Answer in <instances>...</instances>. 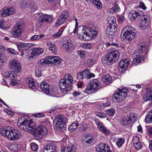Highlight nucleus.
<instances>
[{
    "label": "nucleus",
    "mask_w": 152,
    "mask_h": 152,
    "mask_svg": "<svg viewBox=\"0 0 152 152\" xmlns=\"http://www.w3.org/2000/svg\"><path fill=\"white\" fill-rule=\"evenodd\" d=\"M0 133L2 135L7 137L9 140L14 141L18 140L21 135L19 131L16 130L11 126L1 128Z\"/></svg>",
    "instance_id": "nucleus-1"
},
{
    "label": "nucleus",
    "mask_w": 152,
    "mask_h": 152,
    "mask_svg": "<svg viewBox=\"0 0 152 152\" xmlns=\"http://www.w3.org/2000/svg\"><path fill=\"white\" fill-rule=\"evenodd\" d=\"M146 48L145 44H139L137 49L134 51L132 55V56L134 58L132 61V64L137 65L143 59V55H145L147 53Z\"/></svg>",
    "instance_id": "nucleus-2"
},
{
    "label": "nucleus",
    "mask_w": 152,
    "mask_h": 152,
    "mask_svg": "<svg viewBox=\"0 0 152 152\" xmlns=\"http://www.w3.org/2000/svg\"><path fill=\"white\" fill-rule=\"evenodd\" d=\"M73 82L71 75L66 73L64 79H61L59 83L60 89L63 93L66 94L71 89V84Z\"/></svg>",
    "instance_id": "nucleus-3"
},
{
    "label": "nucleus",
    "mask_w": 152,
    "mask_h": 152,
    "mask_svg": "<svg viewBox=\"0 0 152 152\" xmlns=\"http://www.w3.org/2000/svg\"><path fill=\"white\" fill-rule=\"evenodd\" d=\"M119 53L117 50L112 49L109 50V53L107 57L102 58V62L107 65H111L113 63L117 61L119 59Z\"/></svg>",
    "instance_id": "nucleus-4"
},
{
    "label": "nucleus",
    "mask_w": 152,
    "mask_h": 152,
    "mask_svg": "<svg viewBox=\"0 0 152 152\" xmlns=\"http://www.w3.org/2000/svg\"><path fill=\"white\" fill-rule=\"evenodd\" d=\"M136 33V30L132 26H126L123 28L122 31L121 38L130 42L135 38Z\"/></svg>",
    "instance_id": "nucleus-5"
},
{
    "label": "nucleus",
    "mask_w": 152,
    "mask_h": 152,
    "mask_svg": "<svg viewBox=\"0 0 152 152\" xmlns=\"http://www.w3.org/2000/svg\"><path fill=\"white\" fill-rule=\"evenodd\" d=\"M41 89L45 94L52 96L59 97V90L56 87H52L45 82H43L40 84Z\"/></svg>",
    "instance_id": "nucleus-6"
},
{
    "label": "nucleus",
    "mask_w": 152,
    "mask_h": 152,
    "mask_svg": "<svg viewBox=\"0 0 152 152\" xmlns=\"http://www.w3.org/2000/svg\"><path fill=\"white\" fill-rule=\"evenodd\" d=\"M18 126L22 130L27 131L31 132L32 129L35 127L34 124L31 120L26 119L24 117L19 118L17 122Z\"/></svg>",
    "instance_id": "nucleus-7"
},
{
    "label": "nucleus",
    "mask_w": 152,
    "mask_h": 152,
    "mask_svg": "<svg viewBox=\"0 0 152 152\" xmlns=\"http://www.w3.org/2000/svg\"><path fill=\"white\" fill-rule=\"evenodd\" d=\"M101 87V83L97 79H93L90 81L89 85L86 86V89L83 91V92L89 94L93 92L98 91Z\"/></svg>",
    "instance_id": "nucleus-8"
},
{
    "label": "nucleus",
    "mask_w": 152,
    "mask_h": 152,
    "mask_svg": "<svg viewBox=\"0 0 152 152\" xmlns=\"http://www.w3.org/2000/svg\"><path fill=\"white\" fill-rule=\"evenodd\" d=\"M128 93V90L125 88H119L114 92L113 97L117 101L121 102L125 99Z\"/></svg>",
    "instance_id": "nucleus-9"
},
{
    "label": "nucleus",
    "mask_w": 152,
    "mask_h": 152,
    "mask_svg": "<svg viewBox=\"0 0 152 152\" xmlns=\"http://www.w3.org/2000/svg\"><path fill=\"white\" fill-rule=\"evenodd\" d=\"M66 122V118L63 115L57 116L53 121V126L54 129L56 130H61L64 127Z\"/></svg>",
    "instance_id": "nucleus-10"
},
{
    "label": "nucleus",
    "mask_w": 152,
    "mask_h": 152,
    "mask_svg": "<svg viewBox=\"0 0 152 152\" xmlns=\"http://www.w3.org/2000/svg\"><path fill=\"white\" fill-rule=\"evenodd\" d=\"M25 23L23 21H20L16 23L12 29V34L16 37L18 38L21 36L24 30Z\"/></svg>",
    "instance_id": "nucleus-11"
},
{
    "label": "nucleus",
    "mask_w": 152,
    "mask_h": 152,
    "mask_svg": "<svg viewBox=\"0 0 152 152\" xmlns=\"http://www.w3.org/2000/svg\"><path fill=\"white\" fill-rule=\"evenodd\" d=\"M25 23L23 21H20L16 23L12 29V34L16 37L18 38L21 36L24 30Z\"/></svg>",
    "instance_id": "nucleus-12"
},
{
    "label": "nucleus",
    "mask_w": 152,
    "mask_h": 152,
    "mask_svg": "<svg viewBox=\"0 0 152 152\" xmlns=\"http://www.w3.org/2000/svg\"><path fill=\"white\" fill-rule=\"evenodd\" d=\"M136 120L135 116L133 114L129 115V116L123 117L121 119L120 122L123 126H126L130 124L132 122H134Z\"/></svg>",
    "instance_id": "nucleus-13"
},
{
    "label": "nucleus",
    "mask_w": 152,
    "mask_h": 152,
    "mask_svg": "<svg viewBox=\"0 0 152 152\" xmlns=\"http://www.w3.org/2000/svg\"><path fill=\"white\" fill-rule=\"evenodd\" d=\"M35 133L37 136L43 138L46 136L48 134V131L47 128L44 126L40 125L35 129Z\"/></svg>",
    "instance_id": "nucleus-14"
},
{
    "label": "nucleus",
    "mask_w": 152,
    "mask_h": 152,
    "mask_svg": "<svg viewBox=\"0 0 152 152\" xmlns=\"http://www.w3.org/2000/svg\"><path fill=\"white\" fill-rule=\"evenodd\" d=\"M89 30L86 28L83 27H79L77 32L78 37L80 39L85 40L86 37L90 34L89 33Z\"/></svg>",
    "instance_id": "nucleus-15"
},
{
    "label": "nucleus",
    "mask_w": 152,
    "mask_h": 152,
    "mask_svg": "<svg viewBox=\"0 0 152 152\" xmlns=\"http://www.w3.org/2000/svg\"><path fill=\"white\" fill-rule=\"evenodd\" d=\"M11 69L17 72H20L22 70L21 65L18 61L16 60H12L9 63Z\"/></svg>",
    "instance_id": "nucleus-16"
},
{
    "label": "nucleus",
    "mask_w": 152,
    "mask_h": 152,
    "mask_svg": "<svg viewBox=\"0 0 152 152\" xmlns=\"http://www.w3.org/2000/svg\"><path fill=\"white\" fill-rule=\"evenodd\" d=\"M116 31V26H115L114 25L113 26H109L106 30V35L109 37L112 38L115 35Z\"/></svg>",
    "instance_id": "nucleus-17"
},
{
    "label": "nucleus",
    "mask_w": 152,
    "mask_h": 152,
    "mask_svg": "<svg viewBox=\"0 0 152 152\" xmlns=\"http://www.w3.org/2000/svg\"><path fill=\"white\" fill-rule=\"evenodd\" d=\"M110 149L109 146L107 144L101 143L96 146V151L101 152L104 151L107 152Z\"/></svg>",
    "instance_id": "nucleus-18"
},
{
    "label": "nucleus",
    "mask_w": 152,
    "mask_h": 152,
    "mask_svg": "<svg viewBox=\"0 0 152 152\" xmlns=\"http://www.w3.org/2000/svg\"><path fill=\"white\" fill-rule=\"evenodd\" d=\"M26 82L28 85L29 87L32 89H38L39 86L38 83L32 78L29 77L26 79Z\"/></svg>",
    "instance_id": "nucleus-19"
},
{
    "label": "nucleus",
    "mask_w": 152,
    "mask_h": 152,
    "mask_svg": "<svg viewBox=\"0 0 152 152\" xmlns=\"http://www.w3.org/2000/svg\"><path fill=\"white\" fill-rule=\"evenodd\" d=\"M149 23V18L147 15H145L143 19H142L140 24V27L142 30H145L148 26Z\"/></svg>",
    "instance_id": "nucleus-20"
},
{
    "label": "nucleus",
    "mask_w": 152,
    "mask_h": 152,
    "mask_svg": "<svg viewBox=\"0 0 152 152\" xmlns=\"http://www.w3.org/2000/svg\"><path fill=\"white\" fill-rule=\"evenodd\" d=\"M44 152H56L55 145L53 143H50L45 145Z\"/></svg>",
    "instance_id": "nucleus-21"
},
{
    "label": "nucleus",
    "mask_w": 152,
    "mask_h": 152,
    "mask_svg": "<svg viewBox=\"0 0 152 152\" xmlns=\"http://www.w3.org/2000/svg\"><path fill=\"white\" fill-rule=\"evenodd\" d=\"M39 19L43 22H46L47 23H49L51 22L53 19L52 15H50L46 14H42L39 17Z\"/></svg>",
    "instance_id": "nucleus-22"
},
{
    "label": "nucleus",
    "mask_w": 152,
    "mask_h": 152,
    "mask_svg": "<svg viewBox=\"0 0 152 152\" xmlns=\"http://www.w3.org/2000/svg\"><path fill=\"white\" fill-rule=\"evenodd\" d=\"M143 99L145 102L148 101L152 99V88H148L146 92L143 96Z\"/></svg>",
    "instance_id": "nucleus-23"
},
{
    "label": "nucleus",
    "mask_w": 152,
    "mask_h": 152,
    "mask_svg": "<svg viewBox=\"0 0 152 152\" xmlns=\"http://www.w3.org/2000/svg\"><path fill=\"white\" fill-rule=\"evenodd\" d=\"M18 72L17 71H9L6 72L4 75L6 78H8L11 80L16 77L18 75Z\"/></svg>",
    "instance_id": "nucleus-24"
},
{
    "label": "nucleus",
    "mask_w": 152,
    "mask_h": 152,
    "mask_svg": "<svg viewBox=\"0 0 152 152\" xmlns=\"http://www.w3.org/2000/svg\"><path fill=\"white\" fill-rule=\"evenodd\" d=\"M14 12V10L13 8H4L3 10L0 11L1 15L5 17L12 15Z\"/></svg>",
    "instance_id": "nucleus-25"
},
{
    "label": "nucleus",
    "mask_w": 152,
    "mask_h": 152,
    "mask_svg": "<svg viewBox=\"0 0 152 152\" xmlns=\"http://www.w3.org/2000/svg\"><path fill=\"white\" fill-rule=\"evenodd\" d=\"M133 142L134 146L136 149L140 150L142 147V145L140 142L139 138L137 136L133 137Z\"/></svg>",
    "instance_id": "nucleus-26"
},
{
    "label": "nucleus",
    "mask_w": 152,
    "mask_h": 152,
    "mask_svg": "<svg viewBox=\"0 0 152 152\" xmlns=\"http://www.w3.org/2000/svg\"><path fill=\"white\" fill-rule=\"evenodd\" d=\"M129 63V59L122 60L119 64V67L118 69L119 70H120V69H122L124 70H125Z\"/></svg>",
    "instance_id": "nucleus-27"
},
{
    "label": "nucleus",
    "mask_w": 152,
    "mask_h": 152,
    "mask_svg": "<svg viewBox=\"0 0 152 152\" xmlns=\"http://www.w3.org/2000/svg\"><path fill=\"white\" fill-rule=\"evenodd\" d=\"M131 13L132 15L133 18L135 19H139L143 15V12L140 10H133L132 11Z\"/></svg>",
    "instance_id": "nucleus-28"
},
{
    "label": "nucleus",
    "mask_w": 152,
    "mask_h": 152,
    "mask_svg": "<svg viewBox=\"0 0 152 152\" xmlns=\"http://www.w3.org/2000/svg\"><path fill=\"white\" fill-rule=\"evenodd\" d=\"M31 46V44L30 43H20L17 45V47L19 50L26 51Z\"/></svg>",
    "instance_id": "nucleus-29"
},
{
    "label": "nucleus",
    "mask_w": 152,
    "mask_h": 152,
    "mask_svg": "<svg viewBox=\"0 0 152 152\" xmlns=\"http://www.w3.org/2000/svg\"><path fill=\"white\" fill-rule=\"evenodd\" d=\"M48 58L50 64L54 63L56 64H59L61 61V59L58 56H48Z\"/></svg>",
    "instance_id": "nucleus-30"
},
{
    "label": "nucleus",
    "mask_w": 152,
    "mask_h": 152,
    "mask_svg": "<svg viewBox=\"0 0 152 152\" xmlns=\"http://www.w3.org/2000/svg\"><path fill=\"white\" fill-rule=\"evenodd\" d=\"M8 148L12 151L17 152L21 149V145L20 144L13 143L9 145Z\"/></svg>",
    "instance_id": "nucleus-31"
},
{
    "label": "nucleus",
    "mask_w": 152,
    "mask_h": 152,
    "mask_svg": "<svg viewBox=\"0 0 152 152\" xmlns=\"http://www.w3.org/2000/svg\"><path fill=\"white\" fill-rule=\"evenodd\" d=\"M63 45L66 48L70 50L73 48V45L72 43L71 39L68 38L65 40L63 42Z\"/></svg>",
    "instance_id": "nucleus-32"
},
{
    "label": "nucleus",
    "mask_w": 152,
    "mask_h": 152,
    "mask_svg": "<svg viewBox=\"0 0 152 152\" xmlns=\"http://www.w3.org/2000/svg\"><path fill=\"white\" fill-rule=\"evenodd\" d=\"M101 78L102 81L106 84H109L112 82L111 76L109 74L103 75Z\"/></svg>",
    "instance_id": "nucleus-33"
},
{
    "label": "nucleus",
    "mask_w": 152,
    "mask_h": 152,
    "mask_svg": "<svg viewBox=\"0 0 152 152\" xmlns=\"http://www.w3.org/2000/svg\"><path fill=\"white\" fill-rule=\"evenodd\" d=\"M47 45L49 47V50L51 51L53 53L56 54L57 52V50L55 43H52L50 42H47Z\"/></svg>",
    "instance_id": "nucleus-34"
},
{
    "label": "nucleus",
    "mask_w": 152,
    "mask_h": 152,
    "mask_svg": "<svg viewBox=\"0 0 152 152\" xmlns=\"http://www.w3.org/2000/svg\"><path fill=\"white\" fill-rule=\"evenodd\" d=\"M33 53L35 56L41 55L44 51V49L40 48H33Z\"/></svg>",
    "instance_id": "nucleus-35"
},
{
    "label": "nucleus",
    "mask_w": 152,
    "mask_h": 152,
    "mask_svg": "<svg viewBox=\"0 0 152 152\" xmlns=\"http://www.w3.org/2000/svg\"><path fill=\"white\" fill-rule=\"evenodd\" d=\"M107 21L109 24V26H113L114 25L115 26H116V19L114 17L109 16L107 18Z\"/></svg>",
    "instance_id": "nucleus-36"
},
{
    "label": "nucleus",
    "mask_w": 152,
    "mask_h": 152,
    "mask_svg": "<svg viewBox=\"0 0 152 152\" xmlns=\"http://www.w3.org/2000/svg\"><path fill=\"white\" fill-rule=\"evenodd\" d=\"M50 64L48 57L44 59H41L38 61V64L40 66H42L46 64Z\"/></svg>",
    "instance_id": "nucleus-37"
},
{
    "label": "nucleus",
    "mask_w": 152,
    "mask_h": 152,
    "mask_svg": "<svg viewBox=\"0 0 152 152\" xmlns=\"http://www.w3.org/2000/svg\"><path fill=\"white\" fill-rule=\"evenodd\" d=\"M33 4V1L27 2L25 1H22L20 4V5L21 8H25L28 6H32Z\"/></svg>",
    "instance_id": "nucleus-38"
},
{
    "label": "nucleus",
    "mask_w": 152,
    "mask_h": 152,
    "mask_svg": "<svg viewBox=\"0 0 152 152\" xmlns=\"http://www.w3.org/2000/svg\"><path fill=\"white\" fill-rule=\"evenodd\" d=\"M73 99L75 100L78 101L81 99L82 97L81 96V93L79 91H74L72 93Z\"/></svg>",
    "instance_id": "nucleus-39"
},
{
    "label": "nucleus",
    "mask_w": 152,
    "mask_h": 152,
    "mask_svg": "<svg viewBox=\"0 0 152 152\" xmlns=\"http://www.w3.org/2000/svg\"><path fill=\"white\" fill-rule=\"evenodd\" d=\"M145 121L148 123H152V110L148 112V115L145 118Z\"/></svg>",
    "instance_id": "nucleus-40"
},
{
    "label": "nucleus",
    "mask_w": 152,
    "mask_h": 152,
    "mask_svg": "<svg viewBox=\"0 0 152 152\" xmlns=\"http://www.w3.org/2000/svg\"><path fill=\"white\" fill-rule=\"evenodd\" d=\"M94 120L95 123L97 126L98 129L100 131L102 128H104L105 126L103 125V123L102 122L100 121L97 118H95Z\"/></svg>",
    "instance_id": "nucleus-41"
},
{
    "label": "nucleus",
    "mask_w": 152,
    "mask_h": 152,
    "mask_svg": "<svg viewBox=\"0 0 152 152\" xmlns=\"http://www.w3.org/2000/svg\"><path fill=\"white\" fill-rule=\"evenodd\" d=\"M79 124L77 123H74L71 124L68 129L71 132H73L75 130L78 126Z\"/></svg>",
    "instance_id": "nucleus-42"
},
{
    "label": "nucleus",
    "mask_w": 152,
    "mask_h": 152,
    "mask_svg": "<svg viewBox=\"0 0 152 152\" xmlns=\"http://www.w3.org/2000/svg\"><path fill=\"white\" fill-rule=\"evenodd\" d=\"M93 4L99 10L102 8V4L99 0H93Z\"/></svg>",
    "instance_id": "nucleus-43"
},
{
    "label": "nucleus",
    "mask_w": 152,
    "mask_h": 152,
    "mask_svg": "<svg viewBox=\"0 0 152 152\" xmlns=\"http://www.w3.org/2000/svg\"><path fill=\"white\" fill-rule=\"evenodd\" d=\"M76 150V147L74 145L67 146L66 148V150L67 152H75Z\"/></svg>",
    "instance_id": "nucleus-44"
},
{
    "label": "nucleus",
    "mask_w": 152,
    "mask_h": 152,
    "mask_svg": "<svg viewBox=\"0 0 152 152\" xmlns=\"http://www.w3.org/2000/svg\"><path fill=\"white\" fill-rule=\"evenodd\" d=\"M65 20H66L65 19H64L63 18L59 16L56 22V26H59L63 24L64 23Z\"/></svg>",
    "instance_id": "nucleus-45"
},
{
    "label": "nucleus",
    "mask_w": 152,
    "mask_h": 152,
    "mask_svg": "<svg viewBox=\"0 0 152 152\" xmlns=\"http://www.w3.org/2000/svg\"><path fill=\"white\" fill-rule=\"evenodd\" d=\"M107 114L109 116H113L115 114V110L113 108L107 110L106 111Z\"/></svg>",
    "instance_id": "nucleus-46"
},
{
    "label": "nucleus",
    "mask_w": 152,
    "mask_h": 152,
    "mask_svg": "<svg viewBox=\"0 0 152 152\" xmlns=\"http://www.w3.org/2000/svg\"><path fill=\"white\" fill-rule=\"evenodd\" d=\"M35 55L33 53V50L32 51L29 50L26 55V58L29 59H33L34 58Z\"/></svg>",
    "instance_id": "nucleus-47"
},
{
    "label": "nucleus",
    "mask_w": 152,
    "mask_h": 152,
    "mask_svg": "<svg viewBox=\"0 0 152 152\" xmlns=\"http://www.w3.org/2000/svg\"><path fill=\"white\" fill-rule=\"evenodd\" d=\"M64 19H66L69 17V14L66 10H64L62 12L61 15L60 16Z\"/></svg>",
    "instance_id": "nucleus-48"
},
{
    "label": "nucleus",
    "mask_w": 152,
    "mask_h": 152,
    "mask_svg": "<svg viewBox=\"0 0 152 152\" xmlns=\"http://www.w3.org/2000/svg\"><path fill=\"white\" fill-rule=\"evenodd\" d=\"M31 149L33 151H37L38 149V146L35 143H31L30 144Z\"/></svg>",
    "instance_id": "nucleus-49"
},
{
    "label": "nucleus",
    "mask_w": 152,
    "mask_h": 152,
    "mask_svg": "<svg viewBox=\"0 0 152 152\" xmlns=\"http://www.w3.org/2000/svg\"><path fill=\"white\" fill-rule=\"evenodd\" d=\"M124 139L123 138H121L116 142V144L119 147H121L124 142Z\"/></svg>",
    "instance_id": "nucleus-50"
},
{
    "label": "nucleus",
    "mask_w": 152,
    "mask_h": 152,
    "mask_svg": "<svg viewBox=\"0 0 152 152\" xmlns=\"http://www.w3.org/2000/svg\"><path fill=\"white\" fill-rule=\"evenodd\" d=\"M100 132L104 133L106 135H109L110 133V130L107 129L105 126L104 128H103Z\"/></svg>",
    "instance_id": "nucleus-51"
},
{
    "label": "nucleus",
    "mask_w": 152,
    "mask_h": 152,
    "mask_svg": "<svg viewBox=\"0 0 152 152\" xmlns=\"http://www.w3.org/2000/svg\"><path fill=\"white\" fill-rule=\"evenodd\" d=\"M81 46L84 49H88L90 48L91 45L89 43H83L81 44Z\"/></svg>",
    "instance_id": "nucleus-52"
},
{
    "label": "nucleus",
    "mask_w": 152,
    "mask_h": 152,
    "mask_svg": "<svg viewBox=\"0 0 152 152\" xmlns=\"http://www.w3.org/2000/svg\"><path fill=\"white\" fill-rule=\"evenodd\" d=\"M35 73L37 76L40 77L41 75V69L39 67H37L35 70Z\"/></svg>",
    "instance_id": "nucleus-53"
},
{
    "label": "nucleus",
    "mask_w": 152,
    "mask_h": 152,
    "mask_svg": "<svg viewBox=\"0 0 152 152\" xmlns=\"http://www.w3.org/2000/svg\"><path fill=\"white\" fill-rule=\"evenodd\" d=\"M20 83L19 80H17L13 79L10 81V84L12 85L17 86Z\"/></svg>",
    "instance_id": "nucleus-54"
},
{
    "label": "nucleus",
    "mask_w": 152,
    "mask_h": 152,
    "mask_svg": "<svg viewBox=\"0 0 152 152\" xmlns=\"http://www.w3.org/2000/svg\"><path fill=\"white\" fill-rule=\"evenodd\" d=\"M94 140V138L92 137H90L85 142V144L86 145H89V144H92L93 143Z\"/></svg>",
    "instance_id": "nucleus-55"
},
{
    "label": "nucleus",
    "mask_w": 152,
    "mask_h": 152,
    "mask_svg": "<svg viewBox=\"0 0 152 152\" xmlns=\"http://www.w3.org/2000/svg\"><path fill=\"white\" fill-rule=\"evenodd\" d=\"M86 64L89 66H91L92 65L94 64L95 63V60L93 59H88L86 61Z\"/></svg>",
    "instance_id": "nucleus-56"
},
{
    "label": "nucleus",
    "mask_w": 152,
    "mask_h": 152,
    "mask_svg": "<svg viewBox=\"0 0 152 152\" xmlns=\"http://www.w3.org/2000/svg\"><path fill=\"white\" fill-rule=\"evenodd\" d=\"M89 72V70L88 69H86L84 70L83 72H82L84 77L85 78H88Z\"/></svg>",
    "instance_id": "nucleus-57"
},
{
    "label": "nucleus",
    "mask_w": 152,
    "mask_h": 152,
    "mask_svg": "<svg viewBox=\"0 0 152 152\" xmlns=\"http://www.w3.org/2000/svg\"><path fill=\"white\" fill-rule=\"evenodd\" d=\"M62 34V31H59L53 35L52 37L54 38H57L61 37Z\"/></svg>",
    "instance_id": "nucleus-58"
},
{
    "label": "nucleus",
    "mask_w": 152,
    "mask_h": 152,
    "mask_svg": "<svg viewBox=\"0 0 152 152\" xmlns=\"http://www.w3.org/2000/svg\"><path fill=\"white\" fill-rule=\"evenodd\" d=\"M78 54L81 58H83L85 56V53L83 50H80L78 51Z\"/></svg>",
    "instance_id": "nucleus-59"
},
{
    "label": "nucleus",
    "mask_w": 152,
    "mask_h": 152,
    "mask_svg": "<svg viewBox=\"0 0 152 152\" xmlns=\"http://www.w3.org/2000/svg\"><path fill=\"white\" fill-rule=\"evenodd\" d=\"M139 6L140 7V8L144 10H145L147 8L145 4L142 1H140L139 5Z\"/></svg>",
    "instance_id": "nucleus-60"
},
{
    "label": "nucleus",
    "mask_w": 152,
    "mask_h": 152,
    "mask_svg": "<svg viewBox=\"0 0 152 152\" xmlns=\"http://www.w3.org/2000/svg\"><path fill=\"white\" fill-rule=\"evenodd\" d=\"M96 115L100 118H104L106 116V114L102 112H97Z\"/></svg>",
    "instance_id": "nucleus-61"
},
{
    "label": "nucleus",
    "mask_w": 152,
    "mask_h": 152,
    "mask_svg": "<svg viewBox=\"0 0 152 152\" xmlns=\"http://www.w3.org/2000/svg\"><path fill=\"white\" fill-rule=\"evenodd\" d=\"M6 60V58L4 56L0 55V65H2Z\"/></svg>",
    "instance_id": "nucleus-62"
},
{
    "label": "nucleus",
    "mask_w": 152,
    "mask_h": 152,
    "mask_svg": "<svg viewBox=\"0 0 152 152\" xmlns=\"http://www.w3.org/2000/svg\"><path fill=\"white\" fill-rule=\"evenodd\" d=\"M43 23V22L42 21L40 20L39 19V18H38V20L37 23V26L39 28H42L43 27V25L42 24Z\"/></svg>",
    "instance_id": "nucleus-63"
},
{
    "label": "nucleus",
    "mask_w": 152,
    "mask_h": 152,
    "mask_svg": "<svg viewBox=\"0 0 152 152\" xmlns=\"http://www.w3.org/2000/svg\"><path fill=\"white\" fill-rule=\"evenodd\" d=\"M76 77L78 79H82L85 78L84 77L82 72H80L79 73H78Z\"/></svg>",
    "instance_id": "nucleus-64"
}]
</instances>
